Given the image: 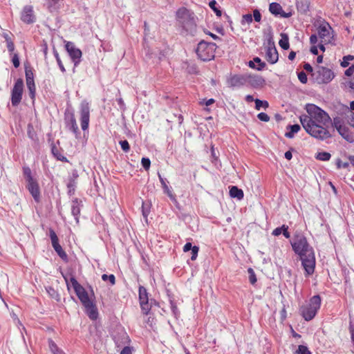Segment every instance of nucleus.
I'll use <instances>...</instances> for the list:
<instances>
[{
	"instance_id": "obj_1",
	"label": "nucleus",
	"mask_w": 354,
	"mask_h": 354,
	"mask_svg": "<svg viewBox=\"0 0 354 354\" xmlns=\"http://www.w3.org/2000/svg\"><path fill=\"white\" fill-rule=\"evenodd\" d=\"M307 114L299 117L300 122L305 131L312 137L324 140L331 137L328 130L332 120L329 115L314 104H307L305 107Z\"/></svg>"
},
{
	"instance_id": "obj_2",
	"label": "nucleus",
	"mask_w": 354,
	"mask_h": 354,
	"mask_svg": "<svg viewBox=\"0 0 354 354\" xmlns=\"http://www.w3.org/2000/svg\"><path fill=\"white\" fill-rule=\"evenodd\" d=\"M291 245L295 252L300 257L306 274H312L315 270V258L313 250L308 243L306 237L303 235L295 236Z\"/></svg>"
},
{
	"instance_id": "obj_3",
	"label": "nucleus",
	"mask_w": 354,
	"mask_h": 354,
	"mask_svg": "<svg viewBox=\"0 0 354 354\" xmlns=\"http://www.w3.org/2000/svg\"><path fill=\"white\" fill-rule=\"evenodd\" d=\"M70 283L73 288L77 297L86 309V313L90 319L95 320L97 318V309L86 290L74 278L71 277Z\"/></svg>"
},
{
	"instance_id": "obj_4",
	"label": "nucleus",
	"mask_w": 354,
	"mask_h": 354,
	"mask_svg": "<svg viewBox=\"0 0 354 354\" xmlns=\"http://www.w3.org/2000/svg\"><path fill=\"white\" fill-rule=\"evenodd\" d=\"M321 301L319 295H315L310 299L308 304L301 306L299 310L306 321H310L315 317L320 308Z\"/></svg>"
},
{
	"instance_id": "obj_5",
	"label": "nucleus",
	"mask_w": 354,
	"mask_h": 354,
	"mask_svg": "<svg viewBox=\"0 0 354 354\" xmlns=\"http://www.w3.org/2000/svg\"><path fill=\"white\" fill-rule=\"evenodd\" d=\"M23 174L26 183V188L36 202L40 200V189L38 182L32 175V171L28 167H23Z\"/></svg>"
},
{
	"instance_id": "obj_6",
	"label": "nucleus",
	"mask_w": 354,
	"mask_h": 354,
	"mask_svg": "<svg viewBox=\"0 0 354 354\" xmlns=\"http://www.w3.org/2000/svg\"><path fill=\"white\" fill-rule=\"evenodd\" d=\"M216 44L204 41H201L196 48L198 57L203 61H209L214 57Z\"/></svg>"
},
{
	"instance_id": "obj_7",
	"label": "nucleus",
	"mask_w": 354,
	"mask_h": 354,
	"mask_svg": "<svg viewBox=\"0 0 354 354\" xmlns=\"http://www.w3.org/2000/svg\"><path fill=\"white\" fill-rule=\"evenodd\" d=\"M177 17L183 28L191 34L195 32L196 24L194 19L191 17L189 11L185 8L179 9L177 12Z\"/></svg>"
},
{
	"instance_id": "obj_8",
	"label": "nucleus",
	"mask_w": 354,
	"mask_h": 354,
	"mask_svg": "<svg viewBox=\"0 0 354 354\" xmlns=\"http://www.w3.org/2000/svg\"><path fill=\"white\" fill-rule=\"evenodd\" d=\"M65 48L72 62L74 63V67L75 68L81 62L82 55L81 50L77 48L71 41H65Z\"/></svg>"
},
{
	"instance_id": "obj_9",
	"label": "nucleus",
	"mask_w": 354,
	"mask_h": 354,
	"mask_svg": "<svg viewBox=\"0 0 354 354\" xmlns=\"http://www.w3.org/2000/svg\"><path fill=\"white\" fill-rule=\"evenodd\" d=\"M23 88L24 82L21 79H18L12 90L11 102L12 106H16L20 103L22 97Z\"/></svg>"
},
{
	"instance_id": "obj_10",
	"label": "nucleus",
	"mask_w": 354,
	"mask_h": 354,
	"mask_svg": "<svg viewBox=\"0 0 354 354\" xmlns=\"http://www.w3.org/2000/svg\"><path fill=\"white\" fill-rule=\"evenodd\" d=\"M80 116L81 127L85 131L88 127L90 117L89 104L86 101H82L80 104Z\"/></svg>"
},
{
	"instance_id": "obj_11",
	"label": "nucleus",
	"mask_w": 354,
	"mask_h": 354,
	"mask_svg": "<svg viewBox=\"0 0 354 354\" xmlns=\"http://www.w3.org/2000/svg\"><path fill=\"white\" fill-rule=\"evenodd\" d=\"M331 124L346 140L349 142L354 141V136L349 133L348 127L342 124L339 119L335 118Z\"/></svg>"
},
{
	"instance_id": "obj_12",
	"label": "nucleus",
	"mask_w": 354,
	"mask_h": 354,
	"mask_svg": "<svg viewBox=\"0 0 354 354\" xmlns=\"http://www.w3.org/2000/svg\"><path fill=\"white\" fill-rule=\"evenodd\" d=\"M333 72L327 68L320 67L317 71V81L319 84H327L334 78Z\"/></svg>"
},
{
	"instance_id": "obj_13",
	"label": "nucleus",
	"mask_w": 354,
	"mask_h": 354,
	"mask_svg": "<svg viewBox=\"0 0 354 354\" xmlns=\"http://www.w3.org/2000/svg\"><path fill=\"white\" fill-rule=\"evenodd\" d=\"M21 20L27 24H33L36 21L33 7L30 5L24 6L21 12Z\"/></svg>"
},
{
	"instance_id": "obj_14",
	"label": "nucleus",
	"mask_w": 354,
	"mask_h": 354,
	"mask_svg": "<svg viewBox=\"0 0 354 354\" xmlns=\"http://www.w3.org/2000/svg\"><path fill=\"white\" fill-rule=\"evenodd\" d=\"M139 300L141 309L144 314H148L151 307L149 304L148 294L147 290L143 286L139 288Z\"/></svg>"
},
{
	"instance_id": "obj_15",
	"label": "nucleus",
	"mask_w": 354,
	"mask_h": 354,
	"mask_svg": "<svg viewBox=\"0 0 354 354\" xmlns=\"http://www.w3.org/2000/svg\"><path fill=\"white\" fill-rule=\"evenodd\" d=\"M266 59L270 64H275L279 59L278 52L273 43H269L266 51Z\"/></svg>"
},
{
	"instance_id": "obj_16",
	"label": "nucleus",
	"mask_w": 354,
	"mask_h": 354,
	"mask_svg": "<svg viewBox=\"0 0 354 354\" xmlns=\"http://www.w3.org/2000/svg\"><path fill=\"white\" fill-rule=\"evenodd\" d=\"M246 84L254 88H260L265 84V80L259 75L246 74Z\"/></svg>"
},
{
	"instance_id": "obj_17",
	"label": "nucleus",
	"mask_w": 354,
	"mask_h": 354,
	"mask_svg": "<svg viewBox=\"0 0 354 354\" xmlns=\"http://www.w3.org/2000/svg\"><path fill=\"white\" fill-rule=\"evenodd\" d=\"M227 84L230 87H241L246 84V74L232 75L228 79Z\"/></svg>"
},
{
	"instance_id": "obj_18",
	"label": "nucleus",
	"mask_w": 354,
	"mask_h": 354,
	"mask_svg": "<svg viewBox=\"0 0 354 354\" xmlns=\"http://www.w3.org/2000/svg\"><path fill=\"white\" fill-rule=\"evenodd\" d=\"M331 28L328 24H322L318 28V35L322 39V41L329 42L330 41V30Z\"/></svg>"
},
{
	"instance_id": "obj_19",
	"label": "nucleus",
	"mask_w": 354,
	"mask_h": 354,
	"mask_svg": "<svg viewBox=\"0 0 354 354\" xmlns=\"http://www.w3.org/2000/svg\"><path fill=\"white\" fill-rule=\"evenodd\" d=\"M270 12L274 15H280L284 18H288L290 16V13H286L283 11L282 7L278 3H271L269 6Z\"/></svg>"
},
{
	"instance_id": "obj_20",
	"label": "nucleus",
	"mask_w": 354,
	"mask_h": 354,
	"mask_svg": "<svg viewBox=\"0 0 354 354\" xmlns=\"http://www.w3.org/2000/svg\"><path fill=\"white\" fill-rule=\"evenodd\" d=\"M310 0H298L297 1V9L301 14H306L310 10Z\"/></svg>"
},
{
	"instance_id": "obj_21",
	"label": "nucleus",
	"mask_w": 354,
	"mask_h": 354,
	"mask_svg": "<svg viewBox=\"0 0 354 354\" xmlns=\"http://www.w3.org/2000/svg\"><path fill=\"white\" fill-rule=\"evenodd\" d=\"M158 177H159L162 187L163 189L164 193L166 194L171 201L176 202V196L172 193L171 190L167 185L166 179L163 178L160 176V174H158Z\"/></svg>"
},
{
	"instance_id": "obj_22",
	"label": "nucleus",
	"mask_w": 354,
	"mask_h": 354,
	"mask_svg": "<svg viewBox=\"0 0 354 354\" xmlns=\"http://www.w3.org/2000/svg\"><path fill=\"white\" fill-rule=\"evenodd\" d=\"M80 201L77 198H75L72 201L71 205V213L75 216L77 222H78V216L80 213Z\"/></svg>"
},
{
	"instance_id": "obj_23",
	"label": "nucleus",
	"mask_w": 354,
	"mask_h": 354,
	"mask_svg": "<svg viewBox=\"0 0 354 354\" xmlns=\"http://www.w3.org/2000/svg\"><path fill=\"white\" fill-rule=\"evenodd\" d=\"M230 195L232 198L241 200L243 198V192L236 186H232L230 190Z\"/></svg>"
},
{
	"instance_id": "obj_24",
	"label": "nucleus",
	"mask_w": 354,
	"mask_h": 354,
	"mask_svg": "<svg viewBox=\"0 0 354 354\" xmlns=\"http://www.w3.org/2000/svg\"><path fill=\"white\" fill-rule=\"evenodd\" d=\"M301 127L299 124L288 125L287 129H290V131L285 133V136L288 138H292L295 134L297 133Z\"/></svg>"
},
{
	"instance_id": "obj_25",
	"label": "nucleus",
	"mask_w": 354,
	"mask_h": 354,
	"mask_svg": "<svg viewBox=\"0 0 354 354\" xmlns=\"http://www.w3.org/2000/svg\"><path fill=\"white\" fill-rule=\"evenodd\" d=\"M26 86L29 91L30 97L32 99H34L35 97V92H36L34 79L33 80H26Z\"/></svg>"
},
{
	"instance_id": "obj_26",
	"label": "nucleus",
	"mask_w": 354,
	"mask_h": 354,
	"mask_svg": "<svg viewBox=\"0 0 354 354\" xmlns=\"http://www.w3.org/2000/svg\"><path fill=\"white\" fill-rule=\"evenodd\" d=\"M77 176H78V175L76 174V172H73V177L68 180V182L67 183V187L68 188V192L70 194L73 193L75 191V185H76L75 180L77 178Z\"/></svg>"
},
{
	"instance_id": "obj_27",
	"label": "nucleus",
	"mask_w": 354,
	"mask_h": 354,
	"mask_svg": "<svg viewBox=\"0 0 354 354\" xmlns=\"http://www.w3.org/2000/svg\"><path fill=\"white\" fill-rule=\"evenodd\" d=\"M62 0H48L46 5L47 8L50 12H53L56 10L60 4Z\"/></svg>"
},
{
	"instance_id": "obj_28",
	"label": "nucleus",
	"mask_w": 354,
	"mask_h": 354,
	"mask_svg": "<svg viewBox=\"0 0 354 354\" xmlns=\"http://www.w3.org/2000/svg\"><path fill=\"white\" fill-rule=\"evenodd\" d=\"M349 114L347 115L349 124L354 128V101L350 103Z\"/></svg>"
},
{
	"instance_id": "obj_29",
	"label": "nucleus",
	"mask_w": 354,
	"mask_h": 354,
	"mask_svg": "<svg viewBox=\"0 0 354 354\" xmlns=\"http://www.w3.org/2000/svg\"><path fill=\"white\" fill-rule=\"evenodd\" d=\"M315 158H316V159H317L319 160L328 161V160H329L330 159L331 155L328 152L321 151V152H318L315 155Z\"/></svg>"
},
{
	"instance_id": "obj_30",
	"label": "nucleus",
	"mask_w": 354,
	"mask_h": 354,
	"mask_svg": "<svg viewBox=\"0 0 354 354\" xmlns=\"http://www.w3.org/2000/svg\"><path fill=\"white\" fill-rule=\"evenodd\" d=\"M279 44L284 50L289 48L288 37L286 34H281V39L279 40Z\"/></svg>"
},
{
	"instance_id": "obj_31",
	"label": "nucleus",
	"mask_w": 354,
	"mask_h": 354,
	"mask_svg": "<svg viewBox=\"0 0 354 354\" xmlns=\"http://www.w3.org/2000/svg\"><path fill=\"white\" fill-rule=\"evenodd\" d=\"M253 21L252 15L248 13L242 16L241 24L242 26L250 25Z\"/></svg>"
},
{
	"instance_id": "obj_32",
	"label": "nucleus",
	"mask_w": 354,
	"mask_h": 354,
	"mask_svg": "<svg viewBox=\"0 0 354 354\" xmlns=\"http://www.w3.org/2000/svg\"><path fill=\"white\" fill-rule=\"evenodd\" d=\"M55 252L57 253V254L64 260H66L67 259V254L62 249V246L59 245V243L57 245H55L53 247Z\"/></svg>"
},
{
	"instance_id": "obj_33",
	"label": "nucleus",
	"mask_w": 354,
	"mask_h": 354,
	"mask_svg": "<svg viewBox=\"0 0 354 354\" xmlns=\"http://www.w3.org/2000/svg\"><path fill=\"white\" fill-rule=\"evenodd\" d=\"M48 346H49L50 351L54 354H64L62 351H60L58 348L56 344L53 340H49Z\"/></svg>"
},
{
	"instance_id": "obj_34",
	"label": "nucleus",
	"mask_w": 354,
	"mask_h": 354,
	"mask_svg": "<svg viewBox=\"0 0 354 354\" xmlns=\"http://www.w3.org/2000/svg\"><path fill=\"white\" fill-rule=\"evenodd\" d=\"M49 235L51 240L52 245L53 247H55V245H57L59 244V239L58 237L55 232V231L52 229L49 230Z\"/></svg>"
},
{
	"instance_id": "obj_35",
	"label": "nucleus",
	"mask_w": 354,
	"mask_h": 354,
	"mask_svg": "<svg viewBox=\"0 0 354 354\" xmlns=\"http://www.w3.org/2000/svg\"><path fill=\"white\" fill-rule=\"evenodd\" d=\"M255 102V109L257 110H260L261 107L267 108L268 107V102L267 101H262L259 99L254 100Z\"/></svg>"
},
{
	"instance_id": "obj_36",
	"label": "nucleus",
	"mask_w": 354,
	"mask_h": 354,
	"mask_svg": "<svg viewBox=\"0 0 354 354\" xmlns=\"http://www.w3.org/2000/svg\"><path fill=\"white\" fill-rule=\"evenodd\" d=\"M53 53H54V55H55V57L56 58V61L57 62V64H58L60 70L63 73H64L66 71V69H65V68H64V65H63V64L62 62V60H61V59H60V57L59 56V53H57V51L55 48L53 50Z\"/></svg>"
},
{
	"instance_id": "obj_37",
	"label": "nucleus",
	"mask_w": 354,
	"mask_h": 354,
	"mask_svg": "<svg viewBox=\"0 0 354 354\" xmlns=\"http://www.w3.org/2000/svg\"><path fill=\"white\" fill-rule=\"evenodd\" d=\"M216 4H217V3L215 0H212L209 2V6L214 11V12L216 13V15L217 16L221 17L222 15V12H221V10H220L218 8H216Z\"/></svg>"
},
{
	"instance_id": "obj_38",
	"label": "nucleus",
	"mask_w": 354,
	"mask_h": 354,
	"mask_svg": "<svg viewBox=\"0 0 354 354\" xmlns=\"http://www.w3.org/2000/svg\"><path fill=\"white\" fill-rule=\"evenodd\" d=\"M295 354H311V352L306 346L299 345L295 352Z\"/></svg>"
},
{
	"instance_id": "obj_39",
	"label": "nucleus",
	"mask_w": 354,
	"mask_h": 354,
	"mask_svg": "<svg viewBox=\"0 0 354 354\" xmlns=\"http://www.w3.org/2000/svg\"><path fill=\"white\" fill-rule=\"evenodd\" d=\"M248 272L249 274V281L253 285L257 282V277L254 273V271L252 268H250L248 270Z\"/></svg>"
},
{
	"instance_id": "obj_40",
	"label": "nucleus",
	"mask_w": 354,
	"mask_h": 354,
	"mask_svg": "<svg viewBox=\"0 0 354 354\" xmlns=\"http://www.w3.org/2000/svg\"><path fill=\"white\" fill-rule=\"evenodd\" d=\"M70 123H71V128H70V129L74 133L77 134L78 133V127H77V124L76 123L75 118L73 116L71 117V119L70 120Z\"/></svg>"
},
{
	"instance_id": "obj_41",
	"label": "nucleus",
	"mask_w": 354,
	"mask_h": 354,
	"mask_svg": "<svg viewBox=\"0 0 354 354\" xmlns=\"http://www.w3.org/2000/svg\"><path fill=\"white\" fill-rule=\"evenodd\" d=\"M354 59V56L353 55H346L343 57V60L341 62V66L344 68L347 67L349 65V61L353 60Z\"/></svg>"
},
{
	"instance_id": "obj_42",
	"label": "nucleus",
	"mask_w": 354,
	"mask_h": 354,
	"mask_svg": "<svg viewBox=\"0 0 354 354\" xmlns=\"http://www.w3.org/2000/svg\"><path fill=\"white\" fill-rule=\"evenodd\" d=\"M102 279L104 281L109 280L111 285H114L115 283V278L113 274L107 275L106 274H104L102 276Z\"/></svg>"
},
{
	"instance_id": "obj_43",
	"label": "nucleus",
	"mask_w": 354,
	"mask_h": 354,
	"mask_svg": "<svg viewBox=\"0 0 354 354\" xmlns=\"http://www.w3.org/2000/svg\"><path fill=\"white\" fill-rule=\"evenodd\" d=\"M119 144L121 146V148L124 151V152H128L130 149V146H129V144L127 140H120L119 142Z\"/></svg>"
},
{
	"instance_id": "obj_44",
	"label": "nucleus",
	"mask_w": 354,
	"mask_h": 354,
	"mask_svg": "<svg viewBox=\"0 0 354 354\" xmlns=\"http://www.w3.org/2000/svg\"><path fill=\"white\" fill-rule=\"evenodd\" d=\"M141 164L145 170H149L151 165V161L148 158H142L141 160Z\"/></svg>"
},
{
	"instance_id": "obj_45",
	"label": "nucleus",
	"mask_w": 354,
	"mask_h": 354,
	"mask_svg": "<svg viewBox=\"0 0 354 354\" xmlns=\"http://www.w3.org/2000/svg\"><path fill=\"white\" fill-rule=\"evenodd\" d=\"M252 18L257 22L261 21V14L260 13L259 10L255 9L253 11Z\"/></svg>"
},
{
	"instance_id": "obj_46",
	"label": "nucleus",
	"mask_w": 354,
	"mask_h": 354,
	"mask_svg": "<svg viewBox=\"0 0 354 354\" xmlns=\"http://www.w3.org/2000/svg\"><path fill=\"white\" fill-rule=\"evenodd\" d=\"M257 118L259 120L263 122H268L270 120V117L266 113H260L257 115Z\"/></svg>"
},
{
	"instance_id": "obj_47",
	"label": "nucleus",
	"mask_w": 354,
	"mask_h": 354,
	"mask_svg": "<svg viewBox=\"0 0 354 354\" xmlns=\"http://www.w3.org/2000/svg\"><path fill=\"white\" fill-rule=\"evenodd\" d=\"M336 165L338 169L347 168L349 165L348 162H342L340 159H337Z\"/></svg>"
},
{
	"instance_id": "obj_48",
	"label": "nucleus",
	"mask_w": 354,
	"mask_h": 354,
	"mask_svg": "<svg viewBox=\"0 0 354 354\" xmlns=\"http://www.w3.org/2000/svg\"><path fill=\"white\" fill-rule=\"evenodd\" d=\"M298 79L303 84L306 83L308 80L306 74L303 71H301L298 73Z\"/></svg>"
},
{
	"instance_id": "obj_49",
	"label": "nucleus",
	"mask_w": 354,
	"mask_h": 354,
	"mask_svg": "<svg viewBox=\"0 0 354 354\" xmlns=\"http://www.w3.org/2000/svg\"><path fill=\"white\" fill-rule=\"evenodd\" d=\"M345 84L346 86L354 91V76L349 78Z\"/></svg>"
},
{
	"instance_id": "obj_50",
	"label": "nucleus",
	"mask_w": 354,
	"mask_h": 354,
	"mask_svg": "<svg viewBox=\"0 0 354 354\" xmlns=\"http://www.w3.org/2000/svg\"><path fill=\"white\" fill-rule=\"evenodd\" d=\"M12 62L15 68H18L19 66L20 62L17 54L15 53L13 55Z\"/></svg>"
},
{
	"instance_id": "obj_51",
	"label": "nucleus",
	"mask_w": 354,
	"mask_h": 354,
	"mask_svg": "<svg viewBox=\"0 0 354 354\" xmlns=\"http://www.w3.org/2000/svg\"><path fill=\"white\" fill-rule=\"evenodd\" d=\"M253 61L254 62L258 63L259 64V66L256 68L259 71H260L262 68H263L265 67V66H266V64L264 62H262L261 59L259 58V57L254 58Z\"/></svg>"
},
{
	"instance_id": "obj_52",
	"label": "nucleus",
	"mask_w": 354,
	"mask_h": 354,
	"mask_svg": "<svg viewBox=\"0 0 354 354\" xmlns=\"http://www.w3.org/2000/svg\"><path fill=\"white\" fill-rule=\"evenodd\" d=\"M198 251H199L198 247H197L196 245L193 247V249L192 250V257H191L192 260L194 261L196 259V257L198 256Z\"/></svg>"
},
{
	"instance_id": "obj_53",
	"label": "nucleus",
	"mask_w": 354,
	"mask_h": 354,
	"mask_svg": "<svg viewBox=\"0 0 354 354\" xmlns=\"http://www.w3.org/2000/svg\"><path fill=\"white\" fill-rule=\"evenodd\" d=\"M34 75L31 69L26 68V80H33Z\"/></svg>"
},
{
	"instance_id": "obj_54",
	"label": "nucleus",
	"mask_w": 354,
	"mask_h": 354,
	"mask_svg": "<svg viewBox=\"0 0 354 354\" xmlns=\"http://www.w3.org/2000/svg\"><path fill=\"white\" fill-rule=\"evenodd\" d=\"M288 226L285 225H283V231H282V234H283V236H284L286 239H289V238L290 237V233L288 232Z\"/></svg>"
},
{
	"instance_id": "obj_55",
	"label": "nucleus",
	"mask_w": 354,
	"mask_h": 354,
	"mask_svg": "<svg viewBox=\"0 0 354 354\" xmlns=\"http://www.w3.org/2000/svg\"><path fill=\"white\" fill-rule=\"evenodd\" d=\"M282 231H283V225L280 227L275 228L272 231V234L275 236H277L280 235L281 234H282Z\"/></svg>"
},
{
	"instance_id": "obj_56",
	"label": "nucleus",
	"mask_w": 354,
	"mask_h": 354,
	"mask_svg": "<svg viewBox=\"0 0 354 354\" xmlns=\"http://www.w3.org/2000/svg\"><path fill=\"white\" fill-rule=\"evenodd\" d=\"M354 73V65L351 66L348 69L345 71V75L348 77L352 76Z\"/></svg>"
},
{
	"instance_id": "obj_57",
	"label": "nucleus",
	"mask_w": 354,
	"mask_h": 354,
	"mask_svg": "<svg viewBox=\"0 0 354 354\" xmlns=\"http://www.w3.org/2000/svg\"><path fill=\"white\" fill-rule=\"evenodd\" d=\"M132 350L131 347L125 346L120 352V354H132Z\"/></svg>"
},
{
	"instance_id": "obj_58",
	"label": "nucleus",
	"mask_w": 354,
	"mask_h": 354,
	"mask_svg": "<svg viewBox=\"0 0 354 354\" xmlns=\"http://www.w3.org/2000/svg\"><path fill=\"white\" fill-rule=\"evenodd\" d=\"M7 43V48H8V50L10 53H12L15 50V45L12 42V41H8V42H6Z\"/></svg>"
},
{
	"instance_id": "obj_59",
	"label": "nucleus",
	"mask_w": 354,
	"mask_h": 354,
	"mask_svg": "<svg viewBox=\"0 0 354 354\" xmlns=\"http://www.w3.org/2000/svg\"><path fill=\"white\" fill-rule=\"evenodd\" d=\"M193 247L191 243H187L183 247V251L187 252L193 249Z\"/></svg>"
},
{
	"instance_id": "obj_60",
	"label": "nucleus",
	"mask_w": 354,
	"mask_h": 354,
	"mask_svg": "<svg viewBox=\"0 0 354 354\" xmlns=\"http://www.w3.org/2000/svg\"><path fill=\"white\" fill-rule=\"evenodd\" d=\"M310 42L312 44H315L317 42V36L316 35H312L310 37Z\"/></svg>"
},
{
	"instance_id": "obj_61",
	"label": "nucleus",
	"mask_w": 354,
	"mask_h": 354,
	"mask_svg": "<svg viewBox=\"0 0 354 354\" xmlns=\"http://www.w3.org/2000/svg\"><path fill=\"white\" fill-rule=\"evenodd\" d=\"M304 68L306 71H308V72H312L313 71V67L311 66V65L308 63H306L304 65Z\"/></svg>"
},
{
	"instance_id": "obj_62",
	"label": "nucleus",
	"mask_w": 354,
	"mask_h": 354,
	"mask_svg": "<svg viewBox=\"0 0 354 354\" xmlns=\"http://www.w3.org/2000/svg\"><path fill=\"white\" fill-rule=\"evenodd\" d=\"M142 214H143L144 217L147 218L149 214V211L148 209H145L144 204L142 205Z\"/></svg>"
},
{
	"instance_id": "obj_63",
	"label": "nucleus",
	"mask_w": 354,
	"mask_h": 354,
	"mask_svg": "<svg viewBox=\"0 0 354 354\" xmlns=\"http://www.w3.org/2000/svg\"><path fill=\"white\" fill-rule=\"evenodd\" d=\"M310 52L313 54V55H317L318 54V49H317V47L315 46H313L311 47L310 48Z\"/></svg>"
},
{
	"instance_id": "obj_64",
	"label": "nucleus",
	"mask_w": 354,
	"mask_h": 354,
	"mask_svg": "<svg viewBox=\"0 0 354 354\" xmlns=\"http://www.w3.org/2000/svg\"><path fill=\"white\" fill-rule=\"evenodd\" d=\"M285 158L287 159V160H290L292 157V153L291 151H288L285 153V155H284Z\"/></svg>"
}]
</instances>
